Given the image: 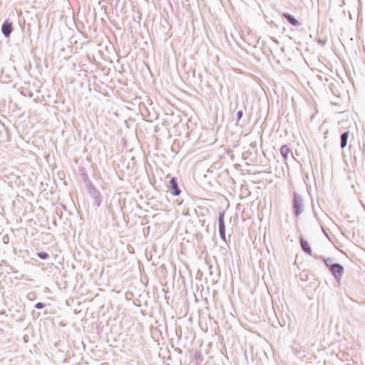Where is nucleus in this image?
Segmentation results:
<instances>
[{"instance_id":"20e7f679","label":"nucleus","mask_w":365,"mask_h":365,"mask_svg":"<svg viewBox=\"0 0 365 365\" xmlns=\"http://www.w3.org/2000/svg\"><path fill=\"white\" fill-rule=\"evenodd\" d=\"M2 32L6 36H9L12 31L11 24L9 21H4L2 25Z\"/></svg>"},{"instance_id":"1a4fd4ad","label":"nucleus","mask_w":365,"mask_h":365,"mask_svg":"<svg viewBox=\"0 0 365 365\" xmlns=\"http://www.w3.org/2000/svg\"><path fill=\"white\" fill-rule=\"evenodd\" d=\"M348 138V133H344L341 136V148H344L346 145Z\"/></svg>"},{"instance_id":"7ed1b4c3","label":"nucleus","mask_w":365,"mask_h":365,"mask_svg":"<svg viewBox=\"0 0 365 365\" xmlns=\"http://www.w3.org/2000/svg\"><path fill=\"white\" fill-rule=\"evenodd\" d=\"M170 186L172 189V195L174 196H178L181 193V190L179 189L178 186L177 181L175 178H171L170 181Z\"/></svg>"},{"instance_id":"39448f33","label":"nucleus","mask_w":365,"mask_h":365,"mask_svg":"<svg viewBox=\"0 0 365 365\" xmlns=\"http://www.w3.org/2000/svg\"><path fill=\"white\" fill-rule=\"evenodd\" d=\"M301 246L302 250L307 254L311 255L312 254V249L311 247L307 241H306L304 239H301L300 240Z\"/></svg>"},{"instance_id":"f8f14e48","label":"nucleus","mask_w":365,"mask_h":365,"mask_svg":"<svg viewBox=\"0 0 365 365\" xmlns=\"http://www.w3.org/2000/svg\"><path fill=\"white\" fill-rule=\"evenodd\" d=\"M241 115H242V113H241V112H239V113H238V115H240V116H241Z\"/></svg>"},{"instance_id":"6e6552de","label":"nucleus","mask_w":365,"mask_h":365,"mask_svg":"<svg viewBox=\"0 0 365 365\" xmlns=\"http://www.w3.org/2000/svg\"><path fill=\"white\" fill-rule=\"evenodd\" d=\"M294 207L295 209V215L298 216L301 213V203L296 197L294 198Z\"/></svg>"},{"instance_id":"f257e3e1","label":"nucleus","mask_w":365,"mask_h":365,"mask_svg":"<svg viewBox=\"0 0 365 365\" xmlns=\"http://www.w3.org/2000/svg\"><path fill=\"white\" fill-rule=\"evenodd\" d=\"M330 270L336 278H341L344 272V268L339 264H334L331 266Z\"/></svg>"},{"instance_id":"f03ea898","label":"nucleus","mask_w":365,"mask_h":365,"mask_svg":"<svg viewBox=\"0 0 365 365\" xmlns=\"http://www.w3.org/2000/svg\"><path fill=\"white\" fill-rule=\"evenodd\" d=\"M219 232L220 237L225 240V226L224 223V213H221L219 217Z\"/></svg>"},{"instance_id":"9d476101","label":"nucleus","mask_w":365,"mask_h":365,"mask_svg":"<svg viewBox=\"0 0 365 365\" xmlns=\"http://www.w3.org/2000/svg\"><path fill=\"white\" fill-rule=\"evenodd\" d=\"M38 256L43 259H47L48 257V254L44 252H38Z\"/></svg>"},{"instance_id":"423d86ee","label":"nucleus","mask_w":365,"mask_h":365,"mask_svg":"<svg viewBox=\"0 0 365 365\" xmlns=\"http://www.w3.org/2000/svg\"><path fill=\"white\" fill-rule=\"evenodd\" d=\"M280 153L284 159H287L289 155L292 154L291 150L286 145H284L281 147Z\"/></svg>"},{"instance_id":"0eeeda50","label":"nucleus","mask_w":365,"mask_h":365,"mask_svg":"<svg viewBox=\"0 0 365 365\" xmlns=\"http://www.w3.org/2000/svg\"><path fill=\"white\" fill-rule=\"evenodd\" d=\"M283 17L286 18V19L289 21V23L293 26L299 25L298 21L292 15L289 14H283Z\"/></svg>"},{"instance_id":"9b49d317","label":"nucleus","mask_w":365,"mask_h":365,"mask_svg":"<svg viewBox=\"0 0 365 365\" xmlns=\"http://www.w3.org/2000/svg\"><path fill=\"white\" fill-rule=\"evenodd\" d=\"M35 307H36V309H40L43 308V307H44V305H43L42 303L38 302V303L36 304Z\"/></svg>"}]
</instances>
